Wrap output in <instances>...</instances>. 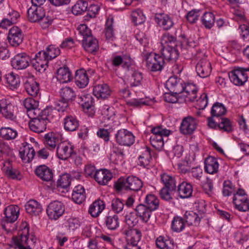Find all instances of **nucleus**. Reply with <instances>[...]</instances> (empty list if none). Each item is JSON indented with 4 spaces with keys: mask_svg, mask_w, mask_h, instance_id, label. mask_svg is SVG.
<instances>
[{
    "mask_svg": "<svg viewBox=\"0 0 249 249\" xmlns=\"http://www.w3.org/2000/svg\"><path fill=\"white\" fill-rule=\"evenodd\" d=\"M54 112L56 113L55 110L47 107L34 117H29L32 119L29 123L31 130L37 133L43 132L46 128L47 123L53 118Z\"/></svg>",
    "mask_w": 249,
    "mask_h": 249,
    "instance_id": "nucleus-1",
    "label": "nucleus"
},
{
    "mask_svg": "<svg viewBox=\"0 0 249 249\" xmlns=\"http://www.w3.org/2000/svg\"><path fill=\"white\" fill-rule=\"evenodd\" d=\"M142 181L138 178L130 176L127 178H120L114 183V188L117 191L132 190L138 191L142 187Z\"/></svg>",
    "mask_w": 249,
    "mask_h": 249,
    "instance_id": "nucleus-2",
    "label": "nucleus"
},
{
    "mask_svg": "<svg viewBox=\"0 0 249 249\" xmlns=\"http://www.w3.org/2000/svg\"><path fill=\"white\" fill-rule=\"evenodd\" d=\"M122 233L125 236L126 242L124 249H141L138 245L142 237V233L139 230L127 228L123 230Z\"/></svg>",
    "mask_w": 249,
    "mask_h": 249,
    "instance_id": "nucleus-3",
    "label": "nucleus"
},
{
    "mask_svg": "<svg viewBox=\"0 0 249 249\" xmlns=\"http://www.w3.org/2000/svg\"><path fill=\"white\" fill-rule=\"evenodd\" d=\"M19 207L17 205H10L4 209V216L1 224L3 229L8 231H12L16 229L15 227L12 229L8 228V225L17 221L19 215Z\"/></svg>",
    "mask_w": 249,
    "mask_h": 249,
    "instance_id": "nucleus-4",
    "label": "nucleus"
},
{
    "mask_svg": "<svg viewBox=\"0 0 249 249\" xmlns=\"http://www.w3.org/2000/svg\"><path fill=\"white\" fill-rule=\"evenodd\" d=\"M151 132L152 135L150 138L151 145L158 150H161L164 145L163 137L168 136L171 131L160 125L153 128Z\"/></svg>",
    "mask_w": 249,
    "mask_h": 249,
    "instance_id": "nucleus-5",
    "label": "nucleus"
},
{
    "mask_svg": "<svg viewBox=\"0 0 249 249\" xmlns=\"http://www.w3.org/2000/svg\"><path fill=\"white\" fill-rule=\"evenodd\" d=\"M36 238L34 233H29V226L28 224L25 222H22L19 226V230L17 236L12 238V243L16 244L18 243H26L27 241H31L32 244L36 242Z\"/></svg>",
    "mask_w": 249,
    "mask_h": 249,
    "instance_id": "nucleus-6",
    "label": "nucleus"
},
{
    "mask_svg": "<svg viewBox=\"0 0 249 249\" xmlns=\"http://www.w3.org/2000/svg\"><path fill=\"white\" fill-rule=\"evenodd\" d=\"M113 67L118 68L122 66L128 71L133 70V60L129 55L126 54L117 55L113 54L108 61Z\"/></svg>",
    "mask_w": 249,
    "mask_h": 249,
    "instance_id": "nucleus-7",
    "label": "nucleus"
},
{
    "mask_svg": "<svg viewBox=\"0 0 249 249\" xmlns=\"http://www.w3.org/2000/svg\"><path fill=\"white\" fill-rule=\"evenodd\" d=\"M164 64L165 60L161 55L155 53H151L146 56V67L152 71H161Z\"/></svg>",
    "mask_w": 249,
    "mask_h": 249,
    "instance_id": "nucleus-8",
    "label": "nucleus"
},
{
    "mask_svg": "<svg viewBox=\"0 0 249 249\" xmlns=\"http://www.w3.org/2000/svg\"><path fill=\"white\" fill-rule=\"evenodd\" d=\"M183 89L179 93L180 102H194L196 98L198 91L196 85L187 83L182 85Z\"/></svg>",
    "mask_w": 249,
    "mask_h": 249,
    "instance_id": "nucleus-9",
    "label": "nucleus"
},
{
    "mask_svg": "<svg viewBox=\"0 0 249 249\" xmlns=\"http://www.w3.org/2000/svg\"><path fill=\"white\" fill-rule=\"evenodd\" d=\"M75 154L74 146L71 143L64 141L57 145L56 155L58 159L65 160Z\"/></svg>",
    "mask_w": 249,
    "mask_h": 249,
    "instance_id": "nucleus-10",
    "label": "nucleus"
},
{
    "mask_svg": "<svg viewBox=\"0 0 249 249\" xmlns=\"http://www.w3.org/2000/svg\"><path fill=\"white\" fill-rule=\"evenodd\" d=\"M65 212V206L60 201L55 200L49 203L46 209L47 214L50 219L57 220Z\"/></svg>",
    "mask_w": 249,
    "mask_h": 249,
    "instance_id": "nucleus-11",
    "label": "nucleus"
},
{
    "mask_svg": "<svg viewBox=\"0 0 249 249\" xmlns=\"http://www.w3.org/2000/svg\"><path fill=\"white\" fill-rule=\"evenodd\" d=\"M231 81L236 86H241L247 81L248 76L245 69L236 68L229 73Z\"/></svg>",
    "mask_w": 249,
    "mask_h": 249,
    "instance_id": "nucleus-12",
    "label": "nucleus"
},
{
    "mask_svg": "<svg viewBox=\"0 0 249 249\" xmlns=\"http://www.w3.org/2000/svg\"><path fill=\"white\" fill-rule=\"evenodd\" d=\"M155 157V153L151 149L148 147L143 148L141 155L138 158V165L140 166L149 169L154 165L153 158Z\"/></svg>",
    "mask_w": 249,
    "mask_h": 249,
    "instance_id": "nucleus-13",
    "label": "nucleus"
},
{
    "mask_svg": "<svg viewBox=\"0 0 249 249\" xmlns=\"http://www.w3.org/2000/svg\"><path fill=\"white\" fill-rule=\"evenodd\" d=\"M31 61V58L25 53L16 54L11 59V65L15 69L21 70L27 68Z\"/></svg>",
    "mask_w": 249,
    "mask_h": 249,
    "instance_id": "nucleus-14",
    "label": "nucleus"
},
{
    "mask_svg": "<svg viewBox=\"0 0 249 249\" xmlns=\"http://www.w3.org/2000/svg\"><path fill=\"white\" fill-rule=\"evenodd\" d=\"M116 142L121 145L130 146L135 142V136L127 129H123L118 131L115 135Z\"/></svg>",
    "mask_w": 249,
    "mask_h": 249,
    "instance_id": "nucleus-15",
    "label": "nucleus"
},
{
    "mask_svg": "<svg viewBox=\"0 0 249 249\" xmlns=\"http://www.w3.org/2000/svg\"><path fill=\"white\" fill-rule=\"evenodd\" d=\"M198 125L197 120L191 116L184 118L180 126V132L184 135H191L196 130Z\"/></svg>",
    "mask_w": 249,
    "mask_h": 249,
    "instance_id": "nucleus-16",
    "label": "nucleus"
},
{
    "mask_svg": "<svg viewBox=\"0 0 249 249\" xmlns=\"http://www.w3.org/2000/svg\"><path fill=\"white\" fill-rule=\"evenodd\" d=\"M45 53L39 51L36 54L35 57L31 59L30 63L36 71H44L48 67V60L46 57Z\"/></svg>",
    "mask_w": 249,
    "mask_h": 249,
    "instance_id": "nucleus-17",
    "label": "nucleus"
},
{
    "mask_svg": "<svg viewBox=\"0 0 249 249\" xmlns=\"http://www.w3.org/2000/svg\"><path fill=\"white\" fill-rule=\"evenodd\" d=\"M23 37L21 30L17 26H13L9 31L7 40L10 45L17 47L22 42Z\"/></svg>",
    "mask_w": 249,
    "mask_h": 249,
    "instance_id": "nucleus-18",
    "label": "nucleus"
},
{
    "mask_svg": "<svg viewBox=\"0 0 249 249\" xmlns=\"http://www.w3.org/2000/svg\"><path fill=\"white\" fill-rule=\"evenodd\" d=\"M155 21L159 27L166 31L170 29L174 25L172 18L164 13L156 14Z\"/></svg>",
    "mask_w": 249,
    "mask_h": 249,
    "instance_id": "nucleus-19",
    "label": "nucleus"
},
{
    "mask_svg": "<svg viewBox=\"0 0 249 249\" xmlns=\"http://www.w3.org/2000/svg\"><path fill=\"white\" fill-rule=\"evenodd\" d=\"M212 70L211 63L205 59L200 60L196 67L197 75L201 78L208 77L210 75Z\"/></svg>",
    "mask_w": 249,
    "mask_h": 249,
    "instance_id": "nucleus-20",
    "label": "nucleus"
},
{
    "mask_svg": "<svg viewBox=\"0 0 249 249\" xmlns=\"http://www.w3.org/2000/svg\"><path fill=\"white\" fill-rule=\"evenodd\" d=\"M39 102L32 98L25 99L23 105L27 110V114L29 117H34L36 114H39L40 111L38 109Z\"/></svg>",
    "mask_w": 249,
    "mask_h": 249,
    "instance_id": "nucleus-21",
    "label": "nucleus"
},
{
    "mask_svg": "<svg viewBox=\"0 0 249 249\" xmlns=\"http://www.w3.org/2000/svg\"><path fill=\"white\" fill-rule=\"evenodd\" d=\"M1 169L10 178L19 180L22 178L19 172L16 169L13 168L11 162L9 160L4 161L2 163Z\"/></svg>",
    "mask_w": 249,
    "mask_h": 249,
    "instance_id": "nucleus-22",
    "label": "nucleus"
},
{
    "mask_svg": "<svg viewBox=\"0 0 249 249\" xmlns=\"http://www.w3.org/2000/svg\"><path fill=\"white\" fill-rule=\"evenodd\" d=\"M161 55L165 61L174 62L178 58L179 52L176 46L164 47L161 50Z\"/></svg>",
    "mask_w": 249,
    "mask_h": 249,
    "instance_id": "nucleus-23",
    "label": "nucleus"
},
{
    "mask_svg": "<svg viewBox=\"0 0 249 249\" xmlns=\"http://www.w3.org/2000/svg\"><path fill=\"white\" fill-rule=\"evenodd\" d=\"M93 178L99 184L105 185L111 179L112 174L107 169H100L95 171Z\"/></svg>",
    "mask_w": 249,
    "mask_h": 249,
    "instance_id": "nucleus-24",
    "label": "nucleus"
},
{
    "mask_svg": "<svg viewBox=\"0 0 249 249\" xmlns=\"http://www.w3.org/2000/svg\"><path fill=\"white\" fill-rule=\"evenodd\" d=\"M36 175L42 180L50 181L53 179V172L52 169L45 165L38 166L36 170Z\"/></svg>",
    "mask_w": 249,
    "mask_h": 249,
    "instance_id": "nucleus-25",
    "label": "nucleus"
},
{
    "mask_svg": "<svg viewBox=\"0 0 249 249\" xmlns=\"http://www.w3.org/2000/svg\"><path fill=\"white\" fill-rule=\"evenodd\" d=\"M45 13L42 7L34 6L27 11L28 18L32 22H39L45 16Z\"/></svg>",
    "mask_w": 249,
    "mask_h": 249,
    "instance_id": "nucleus-26",
    "label": "nucleus"
},
{
    "mask_svg": "<svg viewBox=\"0 0 249 249\" xmlns=\"http://www.w3.org/2000/svg\"><path fill=\"white\" fill-rule=\"evenodd\" d=\"M111 91L106 84H100L95 85L93 89L94 95L97 98L106 99L110 95Z\"/></svg>",
    "mask_w": 249,
    "mask_h": 249,
    "instance_id": "nucleus-27",
    "label": "nucleus"
},
{
    "mask_svg": "<svg viewBox=\"0 0 249 249\" xmlns=\"http://www.w3.org/2000/svg\"><path fill=\"white\" fill-rule=\"evenodd\" d=\"M82 45L86 51L91 53H94L99 49L98 40L92 36L83 39Z\"/></svg>",
    "mask_w": 249,
    "mask_h": 249,
    "instance_id": "nucleus-28",
    "label": "nucleus"
},
{
    "mask_svg": "<svg viewBox=\"0 0 249 249\" xmlns=\"http://www.w3.org/2000/svg\"><path fill=\"white\" fill-rule=\"evenodd\" d=\"M20 157L24 162H30L35 156V151L31 144L26 142L23 148L19 150Z\"/></svg>",
    "mask_w": 249,
    "mask_h": 249,
    "instance_id": "nucleus-29",
    "label": "nucleus"
},
{
    "mask_svg": "<svg viewBox=\"0 0 249 249\" xmlns=\"http://www.w3.org/2000/svg\"><path fill=\"white\" fill-rule=\"evenodd\" d=\"M233 203L235 208L241 212H247L249 210V199L248 196L242 197L239 195H234Z\"/></svg>",
    "mask_w": 249,
    "mask_h": 249,
    "instance_id": "nucleus-30",
    "label": "nucleus"
},
{
    "mask_svg": "<svg viewBox=\"0 0 249 249\" xmlns=\"http://www.w3.org/2000/svg\"><path fill=\"white\" fill-rule=\"evenodd\" d=\"M193 186L191 184L183 181L178 186L177 192L178 196L182 199L188 198L192 196Z\"/></svg>",
    "mask_w": 249,
    "mask_h": 249,
    "instance_id": "nucleus-31",
    "label": "nucleus"
},
{
    "mask_svg": "<svg viewBox=\"0 0 249 249\" xmlns=\"http://www.w3.org/2000/svg\"><path fill=\"white\" fill-rule=\"evenodd\" d=\"M135 210L136 215L143 222L147 223L149 221L152 211L145 206L144 204L138 205Z\"/></svg>",
    "mask_w": 249,
    "mask_h": 249,
    "instance_id": "nucleus-32",
    "label": "nucleus"
},
{
    "mask_svg": "<svg viewBox=\"0 0 249 249\" xmlns=\"http://www.w3.org/2000/svg\"><path fill=\"white\" fill-rule=\"evenodd\" d=\"M160 181L164 185V187H167L170 191H175L177 189V181L174 176L167 173L160 175Z\"/></svg>",
    "mask_w": 249,
    "mask_h": 249,
    "instance_id": "nucleus-33",
    "label": "nucleus"
},
{
    "mask_svg": "<svg viewBox=\"0 0 249 249\" xmlns=\"http://www.w3.org/2000/svg\"><path fill=\"white\" fill-rule=\"evenodd\" d=\"M219 163L217 160L213 157L209 156L205 160L204 169L206 172L213 174L218 171Z\"/></svg>",
    "mask_w": 249,
    "mask_h": 249,
    "instance_id": "nucleus-34",
    "label": "nucleus"
},
{
    "mask_svg": "<svg viewBox=\"0 0 249 249\" xmlns=\"http://www.w3.org/2000/svg\"><path fill=\"white\" fill-rule=\"evenodd\" d=\"M74 79L76 85L80 88L86 87L89 81L87 73L83 69L76 71Z\"/></svg>",
    "mask_w": 249,
    "mask_h": 249,
    "instance_id": "nucleus-35",
    "label": "nucleus"
},
{
    "mask_svg": "<svg viewBox=\"0 0 249 249\" xmlns=\"http://www.w3.org/2000/svg\"><path fill=\"white\" fill-rule=\"evenodd\" d=\"M1 114L7 119L13 120L15 119L14 115V106L6 99L1 100Z\"/></svg>",
    "mask_w": 249,
    "mask_h": 249,
    "instance_id": "nucleus-36",
    "label": "nucleus"
},
{
    "mask_svg": "<svg viewBox=\"0 0 249 249\" xmlns=\"http://www.w3.org/2000/svg\"><path fill=\"white\" fill-rule=\"evenodd\" d=\"M78 102L80 104L85 111L91 109L93 105V99L89 94L82 93L78 95Z\"/></svg>",
    "mask_w": 249,
    "mask_h": 249,
    "instance_id": "nucleus-37",
    "label": "nucleus"
},
{
    "mask_svg": "<svg viewBox=\"0 0 249 249\" xmlns=\"http://www.w3.org/2000/svg\"><path fill=\"white\" fill-rule=\"evenodd\" d=\"M56 78L60 83H66L71 81L72 75L68 67H61L57 71Z\"/></svg>",
    "mask_w": 249,
    "mask_h": 249,
    "instance_id": "nucleus-38",
    "label": "nucleus"
},
{
    "mask_svg": "<svg viewBox=\"0 0 249 249\" xmlns=\"http://www.w3.org/2000/svg\"><path fill=\"white\" fill-rule=\"evenodd\" d=\"M25 207L26 212L32 215H38L42 211L41 204L35 200H30Z\"/></svg>",
    "mask_w": 249,
    "mask_h": 249,
    "instance_id": "nucleus-39",
    "label": "nucleus"
},
{
    "mask_svg": "<svg viewBox=\"0 0 249 249\" xmlns=\"http://www.w3.org/2000/svg\"><path fill=\"white\" fill-rule=\"evenodd\" d=\"M71 197L76 203H82L86 199L85 191L83 186L81 185L75 186L73 190Z\"/></svg>",
    "mask_w": 249,
    "mask_h": 249,
    "instance_id": "nucleus-40",
    "label": "nucleus"
},
{
    "mask_svg": "<svg viewBox=\"0 0 249 249\" xmlns=\"http://www.w3.org/2000/svg\"><path fill=\"white\" fill-rule=\"evenodd\" d=\"M105 204L103 201L98 199L95 200L89 206V213L93 217H97L104 210Z\"/></svg>",
    "mask_w": 249,
    "mask_h": 249,
    "instance_id": "nucleus-41",
    "label": "nucleus"
},
{
    "mask_svg": "<svg viewBox=\"0 0 249 249\" xmlns=\"http://www.w3.org/2000/svg\"><path fill=\"white\" fill-rule=\"evenodd\" d=\"M105 223L110 230H115L119 226L118 216L115 213H108L105 217Z\"/></svg>",
    "mask_w": 249,
    "mask_h": 249,
    "instance_id": "nucleus-42",
    "label": "nucleus"
},
{
    "mask_svg": "<svg viewBox=\"0 0 249 249\" xmlns=\"http://www.w3.org/2000/svg\"><path fill=\"white\" fill-rule=\"evenodd\" d=\"M5 80L7 86L11 89H17L20 84V79L18 75L13 72L5 75Z\"/></svg>",
    "mask_w": 249,
    "mask_h": 249,
    "instance_id": "nucleus-43",
    "label": "nucleus"
},
{
    "mask_svg": "<svg viewBox=\"0 0 249 249\" xmlns=\"http://www.w3.org/2000/svg\"><path fill=\"white\" fill-rule=\"evenodd\" d=\"M183 84L180 82V79L176 77H171L166 82V86L168 88L172 90L175 94H179L183 89Z\"/></svg>",
    "mask_w": 249,
    "mask_h": 249,
    "instance_id": "nucleus-44",
    "label": "nucleus"
},
{
    "mask_svg": "<svg viewBox=\"0 0 249 249\" xmlns=\"http://www.w3.org/2000/svg\"><path fill=\"white\" fill-rule=\"evenodd\" d=\"M79 121L77 118L72 116H67L64 119V128L68 131H74L79 126Z\"/></svg>",
    "mask_w": 249,
    "mask_h": 249,
    "instance_id": "nucleus-45",
    "label": "nucleus"
},
{
    "mask_svg": "<svg viewBox=\"0 0 249 249\" xmlns=\"http://www.w3.org/2000/svg\"><path fill=\"white\" fill-rule=\"evenodd\" d=\"M18 135L16 129L10 127H2L0 129V136L7 141L15 140Z\"/></svg>",
    "mask_w": 249,
    "mask_h": 249,
    "instance_id": "nucleus-46",
    "label": "nucleus"
},
{
    "mask_svg": "<svg viewBox=\"0 0 249 249\" xmlns=\"http://www.w3.org/2000/svg\"><path fill=\"white\" fill-rule=\"evenodd\" d=\"M24 87L28 94L32 96L36 97L39 93V84L33 79L27 80Z\"/></svg>",
    "mask_w": 249,
    "mask_h": 249,
    "instance_id": "nucleus-47",
    "label": "nucleus"
},
{
    "mask_svg": "<svg viewBox=\"0 0 249 249\" xmlns=\"http://www.w3.org/2000/svg\"><path fill=\"white\" fill-rule=\"evenodd\" d=\"M156 246L160 249H173L174 241L169 237L159 236L156 240Z\"/></svg>",
    "mask_w": 249,
    "mask_h": 249,
    "instance_id": "nucleus-48",
    "label": "nucleus"
},
{
    "mask_svg": "<svg viewBox=\"0 0 249 249\" xmlns=\"http://www.w3.org/2000/svg\"><path fill=\"white\" fill-rule=\"evenodd\" d=\"M184 218L188 225L195 226L199 225L201 219L198 214L192 211H186L184 214Z\"/></svg>",
    "mask_w": 249,
    "mask_h": 249,
    "instance_id": "nucleus-49",
    "label": "nucleus"
},
{
    "mask_svg": "<svg viewBox=\"0 0 249 249\" xmlns=\"http://www.w3.org/2000/svg\"><path fill=\"white\" fill-rule=\"evenodd\" d=\"M60 95L64 101L71 102L76 98V94L72 88L65 87L61 89Z\"/></svg>",
    "mask_w": 249,
    "mask_h": 249,
    "instance_id": "nucleus-50",
    "label": "nucleus"
},
{
    "mask_svg": "<svg viewBox=\"0 0 249 249\" xmlns=\"http://www.w3.org/2000/svg\"><path fill=\"white\" fill-rule=\"evenodd\" d=\"M144 203V205L152 211L157 210L159 206V199L152 194H148L146 196Z\"/></svg>",
    "mask_w": 249,
    "mask_h": 249,
    "instance_id": "nucleus-51",
    "label": "nucleus"
},
{
    "mask_svg": "<svg viewBox=\"0 0 249 249\" xmlns=\"http://www.w3.org/2000/svg\"><path fill=\"white\" fill-rule=\"evenodd\" d=\"M185 227L184 219L180 216H175L172 221L171 229L176 232L182 231Z\"/></svg>",
    "mask_w": 249,
    "mask_h": 249,
    "instance_id": "nucleus-52",
    "label": "nucleus"
},
{
    "mask_svg": "<svg viewBox=\"0 0 249 249\" xmlns=\"http://www.w3.org/2000/svg\"><path fill=\"white\" fill-rule=\"evenodd\" d=\"M202 24L207 29H210L215 22V16L212 12H205L201 17Z\"/></svg>",
    "mask_w": 249,
    "mask_h": 249,
    "instance_id": "nucleus-53",
    "label": "nucleus"
},
{
    "mask_svg": "<svg viewBox=\"0 0 249 249\" xmlns=\"http://www.w3.org/2000/svg\"><path fill=\"white\" fill-rule=\"evenodd\" d=\"M113 23V18L112 17H108L106 21L104 33L106 39L109 40H112L114 37Z\"/></svg>",
    "mask_w": 249,
    "mask_h": 249,
    "instance_id": "nucleus-54",
    "label": "nucleus"
},
{
    "mask_svg": "<svg viewBox=\"0 0 249 249\" xmlns=\"http://www.w3.org/2000/svg\"><path fill=\"white\" fill-rule=\"evenodd\" d=\"M226 111V107L223 104L216 102L211 108V113L213 117H219L225 115Z\"/></svg>",
    "mask_w": 249,
    "mask_h": 249,
    "instance_id": "nucleus-55",
    "label": "nucleus"
},
{
    "mask_svg": "<svg viewBox=\"0 0 249 249\" xmlns=\"http://www.w3.org/2000/svg\"><path fill=\"white\" fill-rule=\"evenodd\" d=\"M176 38L168 33L164 34L160 39L162 48L171 46H176Z\"/></svg>",
    "mask_w": 249,
    "mask_h": 249,
    "instance_id": "nucleus-56",
    "label": "nucleus"
},
{
    "mask_svg": "<svg viewBox=\"0 0 249 249\" xmlns=\"http://www.w3.org/2000/svg\"><path fill=\"white\" fill-rule=\"evenodd\" d=\"M88 8V3L83 0H78L72 7V13L75 15H81Z\"/></svg>",
    "mask_w": 249,
    "mask_h": 249,
    "instance_id": "nucleus-57",
    "label": "nucleus"
},
{
    "mask_svg": "<svg viewBox=\"0 0 249 249\" xmlns=\"http://www.w3.org/2000/svg\"><path fill=\"white\" fill-rule=\"evenodd\" d=\"M45 53L46 58L49 60L55 58L60 53V50L58 47L53 45L49 46L45 51H43Z\"/></svg>",
    "mask_w": 249,
    "mask_h": 249,
    "instance_id": "nucleus-58",
    "label": "nucleus"
},
{
    "mask_svg": "<svg viewBox=\"0 0 249 249\" xmlns=\"http://www.w3.org/2000/svg\"><path fill=\"white\" fill-rule=\"evenodd\" d=\"M44 141L47 145L50 148L54 149L56 147L59 139L55 134L50 132L45 134L44 136Z\"/></svg>",
    "mask_w": 249,
    "mask_h": 249,
    "instance_id": "nucleus-59",
    "label": "nucleus"
},
{
    "mask_svg": "<svg viewBox=\"0 0 249 249\" xmlns=\"http://www.w3.org/2000/svg\"><path fill=\"white\" fill-rule=\"evenodd\" d=\"M131 16L133 22L136 25L141 24L145 21V16L140 9H137L132 11Z\"/></svg>",
    "mask_w": 249,
    "mask_h": 249,
    "instance_id": "nucleus-60",
    "label": "nucleus"
},
{
    "mask_svg": "<svg viewBox=\"0 0 249 249\" xmlns=\"http://www.w3.org/2000/svg\"><path fill=\"white\" fill-rule=\"evenodd\" d=\"M81 223L78 218L71 217L68 219L66 226L69 231H73L80 226Z\"/></svg>",
    "mask_w": 249,
    "mask_h": 249,
    "instance_id": "nucleus-61",
    "label": "nucleus"
},
{
    "mask_svg": "<svg viewBox=\"0 0 249 249\" xmlns=\"http://www.w3.org/2000/svg\"><path fill=\"white\" fill-rule=\"evenodd\" d=\"M218 128L227 132L232 130V126L230 120L226 118H221V121L218 124Z\"/></svg>",
    "mask_w": 249,
    "mask_h": 249,
    "instance_id": "nucleus-62",
    "label": "nucleus"
},
{
    "mask_svg": "<svg viewBox=\"0 0 249 249\" xmlns=\"http://www.w3.org/2000/svg\"><path fill=\"white\" fill-rule=\"evenodd\" d=\"M180 97L179 94H175L172 90H171V92L165 93L164 96L165 101L171 103H183V102H180Z\"/></svg>",
    "mask_w": 249,
    "mask_h": 249,
    "instance_id": "nucleus-63",
    "label": "nucleus"
},
{
    "mask_svg": "<svg viewBox=\"0 0 249 249\" xmlns=\"http://www.w3.org/2000/svg\"><path fill=\"white\" fill-rule=\"evenodd\" d=\"M71 178L69 174H64L57 180V185L63 188H67L71 184Z\"/></svg>",
    "mask_w": 249,
    "mask_h": 249,
    "instance_id": "nucleus-64",
    "label": "nucleus"
}]
</instances>
